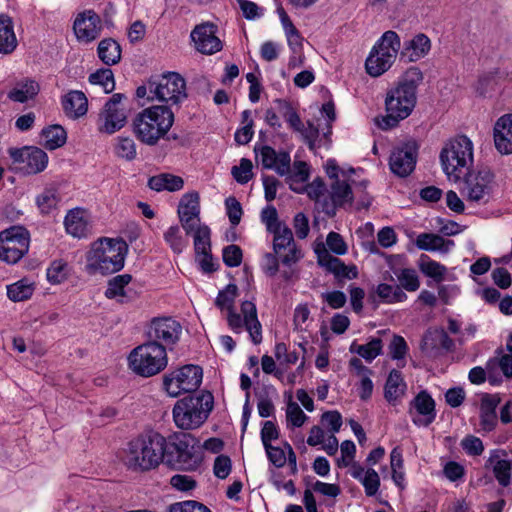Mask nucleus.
<instances>
[{
  "instance_id": "f257e3e1",
  "label": "nucleus",
  "mask_w": 512,
  "mask_h": 512,
  "mask_svg": "<svg viewBox=\"0 0 512 512\" xmlns=\"http://www.w3.org/2000/svg\"><path fill=\"white\" fill-rule=\"evenodd\" d=\"M423 81V73L417 67L409 68L403 79L393 88L389 89L385 106L387 115L377 120L378 126L387 130L397 126L399 121L407 118L416 105V91Z\"/></svg>"
},
{
  "instance_id": "f03ea898",
  "label": "nucleus",
  "mask_w": 512,
  "mask_h": 512,
  "mask_svg": "<svg viewBox=\"0 0 512 512\" xmlns=\"http://www.w3.org/2000/svg\"><path fill=\"white\" fill-rule=\"evenodd\" d=\"M236 296L237 286L229 284L219 292L215 304L221 310H227L226 319L233 332L241 333L245 328L254 344L261 343L262 326L257 317L256 305L251 301H244L241 304V313L237 314L233 311Z\"/></svg>"
},
{
  "instance_id": "7ed1b4c3",
  "label": "nucleus",
  "mask_w": 512,
  "mask_h": 512,
  "mask_svg": "<svg viewBox=\"0 0 512 512\" xmlns=\"http://www.w3.org/2000/svg\"><path fill=\"white\" fill-rule=\"evenodd\" d=\"M203 456L199 442L188 433H174L162 439V464L173 469L195 471Z\"/></svg>"
},
{
  "instance_id": "20e7f679",
  "label": "nucleus",
  "mask_w": 512,
  "mask_h": 512,
  "mask_svg": "<svg viewBox=\"0 0 512 512\" xmlns=\"http://www.w3.org/2000/svg\"><path fill=\"white\" fill-rule=\"evenodd\" d=\"M128 246L125 241L102 238L92 243L86 255V271L91 274H112L124 267Z\"/></svg>"
},
{
  "instance_id": "39448f33",
  "label": "nucleus",
  "mask_w": 512,
  "mask_h": 512,
  "mask_svg": "<svg viewBox=\"0 0 512 512\" xmlns=\"http://www.w3.org/2000/svg\"><path fill=\"white\" fill-rule=\"evenodd\" d=\"M160 434L148 431L131 440L122 451L120 459L127 469L143 472L154 469L160 464Z\"/></svg>"
},
{
  "instance_id": "423d86ee",
  "label": "nucleus",
  "mask_w": 512,
  "mask_h": 512,
  "mask_svg": "<svg viewBox=\"0 0 512 512\" xmlns=\"http://www.w3.org/2000/svg\"><path fill=\"white\" fill-rule=\"evenodd\" d=\"M439 158L445 175L456 182L464 171H471L474 163L473 142L465 135L455 136L445 142Z\"/></svg>"
},
{
  "instance_id": "0eeeda50",
  "label": "nucleus",
  "mask_w": 512,
  "mask_h": 512,
  "mask_svg": "<svg viewBox=\"0 0 512 512\" xmlns=\"http://www.w3.org/2000/svg\"><path fill=\"white\" fill-rule=\"evenodd\" d=\"M212 408L213 396L209 392L184 397L178 400L173 407L174 423L182 430L197 429L206 421Z\"/></svg>"
},
{
  "instance_id": "6e6552de",
  "label": "nucleus",
  "mask_w": 512,
  "mask_h": 512,
  "mask_svg": "<svg viewBox=\"0 0 512 512\" xmlns=\"http://www.w3.org/2000/svg\"><path fill=\"white\" fill-rule=\"evenodd\" d=\"M464 200L472 207H483L495 199L497 183L494 173L487 169L468 171L460 190Z\"/></svg>"
},
{
  "instance_id": "1a4fd4ad",
  "label": "nucleus",
  "mask_w": 512,
  "mask_h": 512,
  "mask_svg": "<svg viewBox=\"0 0 512 512\" xmlns=\"http://www.w3.org/2000/svg\"><path fill=\"white\" fill-rule=\"evenodd\" d=\"M401 40L392 30L383 33L366 59L365 67L370 76L378 77L388 71L400 53Z\"/></svg>"
},
{
  "instance_id": "9d476101",
  "label": "nucleus",
  "mask_w": 512,
  "mask_h": 512,
  "mask_svg": "<svg viewBox=\"0 0 512 512\" xmlns=\"http://www.w3.org/2000/svg\"><path fill=\"white\" fill-rule=\"evenodd\" d=\"M127 96L123 93L113 94L98 113L96 126L101 134L112 135L127 124L129 110L124 105Z\"/></svg>"
},
{
  "instance_id": "9b49d317",
  "label": "nucleus",
  "mask_w": 512,
  "mask_h": 512,
  "mask_svg": "<svg viewBox=\"0 0 512 512\" xmlns=\"http://www.w3.org/2000/svg\"><path fill=\"white\" fill-rule=\"evenodd\" d=\"M30 235L23 226H11L0 232V260L17 263L29 250Z\"/></svg>"
},
{
  "instance_id": "f8f14e48",
  "label": "nucleus",
  "mask_w": 512,
  "mask_h": 512,
  "mask_svg": "<svg viewBox=\"0 0 512 512\" xmlns=\"http://www.w3.org/2000/svg\"><path fill=\"white\" fill-rule=\"evenodd\" d=\"M202 377L201 367L192 364L184 365L164 377L163 387L170 397L175 398L183 393L196 391L201 385Z\"/></svg>"
},
{
  "instance_id": "ddd939ff",
  "label": "nucleus",
  "mask_w": 512,
  "mask_h": 512,
  "mask_svg": "<svg viewBox=\"0 0 512 512\" xmlns=\"http://www.w3.org/2000/svg\"><path fill=\"white\" fill-rule=\"evenodd\" d=\"M160 344L149 341L134 348L128 356L129 368L143 377H150L160 371Z\"/></svg>"
},
{
  "instance_id": "4468645a",
  "label": "nucleus",
  "mask_w": 512,
  "mask_h": 512,
  "mask_svg": "<svg viewBox=\"0 0 512 512\" xmlns=\"http://www.w3.org/2000/svg\"><path fill=\"white\" fill-rule=\"evenodd\" d=\"M8 154L12 159L14 169L24 175L38 174L44 171L48 165L47 153L38 147L9 148Z\"/></svg>"
},
{
  "instance_id": "2eb2a0df",
  "label": "nucleus",
  "mask_w": 512,
  "mask_h": 512,
  "mask_svg": "<svg viewBox=\"0 0 512 512\" xmlns=\"http://www.w3.org/2000/svg\"><path fill=\"white\" fill-rule=\"evenodd\" d=\"M160 105H152L140 112L135 120V133L140 141L154 145L160 138Z\"/></svg>"
},
{
  "instance_id": "dca6fc26",
  "label": "nucleus",
  "mask_w": 512,
  "mask_h": 512,
  "mask_svg": "<svg viewBox=\"0 0 512 512\" xmlns=\"http://www.w3.org/2000/svg\"><path fill=\"white\" fill-rule=\"evenodd\" d=\"M417 151L418 145L413 140L396 147L390 155L391 171L399 177H406L412 173L417 161Z\"/></svg>"
},
{
  "instance_id": "f3484780",
  "label": "nucleus",
  "mask_w": 512,
  "mask_h": 512,
  "mask_svg": "<svg viewBox=\"0 0 512 512\" xmlns=\"http://www.w3.org/2000/svg\"><path fill=\"white\" fill-rule=\"evenodd\" d=\"M272 233L274 252L281 257L283 264L291 265L302 258V252L297 248L290 228L285 225Z\"/></svg>"
},
{
  "instance_id": "a211bd4d",
  "label": "nucleus",
  "mask_w": 512,
  "mask_h": 512,
  "mask_svg": "<svg viewBox=\"0 0 512 512\" xmlns=\"http://www.w3.org/2000/svg\"><path fill=\"white\" fill-rule=\"evenodd\" d=\"M200 198L197 192H189L182 196L178 205V216L186 234H190L200 221Z\"/></svg>"
},
{
  "instance_id": "6ab92c4d",
  "label": "nucleus",
  "mask_w": 512,
  "mask_h": 512,
  "mask_svg": "<svg viewBox=\"0 0 512 512\" xmlns=\"http://www.w3.org/2000/svg\"><path fill=\"white\" fill-rule=\"evenodd\" d=\"M73 28L78 40L89 43L99 37L102 23L95 11L85 10L76 17Z\"/></svg>"
},
{
  "instance_id": "aec40b11",
  "label": "nucleus",
  "mask_w": 512,
  "mask_h": 512,
  "mask_svg": "<svg viewBox=\"0 0 512 512\" xmlns=\"http://www.w3.org/2000/svg\"><path fill=\"white\" fill-rule=\"evenodd\" d=\"M217 27L212 23L196 26L191 32V38L197 51L202 54H214L222 49V43L216 36Z\"/></svg>"
},
{
  "instance_id": "412c9836",
  "label": "nucleus",
  "mask_w": 512,
  "mask_h": 512,
  "mask_svg": "<svg viewBox=\"0 0 512 512\" xmlns=\"http://www.w3.org/2000/svg\"><path fill=\"white\" fill-rule=\"evenodd\" d=\"M186 81L177 72L162 73V102L178 105L187 98Z\"/></svg>"
},
{
  "instance_id": "4be33fe9",
  "label": "nucleus",
  "mask_w": 512,
  "mask_h": 512,
  "mask_svg": "<svg viewBox=\"0 0 512 512\" xmlns=\"http://www.w3.org/2000/svg\"><path fill=\"white\" fill-rule=\"evenodd\" d=\"M454 347V341L448 336L442 328L428 330L421 344V349L429 356L435 357L440 350L450 351Z\"/></svg>"
},
{
  "instance_id": "5701e85b",
  "label": "nucleus",
  "mask_w": 512,
  "mask_h": 512,
  "mask_svg": "<svg viewBox=\"0 0 512 512\" xmlns=\"http://www.w3.org/2000/svg\"><path fill=\"white\" fill-rule=\"evenodd\" d=\"M261 163L266 169H274L283 176L290 172V155L288 152H276L270 146H263L259 150Z\"/></svg>"
},
{
  "instance_id": "b1692460",
  "label": "nucleus",
  "mask_w": 512,
  "mask_h": 512,
  "mask_svg": "<svg viewBox=\"0 0 512 512\" xmlns=\"http://www.w3.org/2000/svg\"><path fill=\"white\" fill-rule=\"evenodd\" d=\"M431 50V41L424 33L416 34L406 41L400 51V58L407 62H416L428 55Z\"/></svg>"
},
{
  "instance_id": "393cba45",
  "label": "nucleus",
  "mask_w": 512,
  "mask_h": 512,
  "mask_svg": "<svg viewBox=\"0 0 512 512\" xmlns=\"http://www.w3.org/2000/svg\"><path fill=\"white\" fill-rule=\"evenodd\" d=\"M132 280L130 274H121L113 277L108 281L105 296L108 299H115L117 302L124 304L135 298V293L128 287Z\"/></svg>"
},
{
  "instance_id": "a878e982",
  "label": "nucleus",
  "mask_w": 512,
  "mask_h": 512,
  "mask_svg": "<svg viewBox=\"0 0 512 512\" xmlns=\"http://www.w3.org/2000/svg\"><path fill=\"white\" fill-rule=\"evenodd\" d=\"M494 143L501 154L512 153V115L500 117L494 126Z\"/></svg>"
},
{
  "instance_id": "bb28decb",
  "label": "nucleus",
  "mask_w": 512,
  "mask_h": 512,
  "mask_svg": "<svg viewBox=\"0 0 512 512\" xmlns=\"http://www.w3.org/2000/svg\"><path fill=\"white\" fill-rule=\"evenodd\" d=\"M500 403L497 395L485 394L480 404V425L486 432L493 431L498 423L496 409Z\"/></svg>"
},
{
  "instance_id": "cd10ccee",
  "label": "nucleus",
  "mask_w": 512,
  "mask_h": 512,
  "mask_svg": "<svg viewBox=\"0 0 512 512\" xmlns=\"http://www.w3.org/2000/svg\"><path fill=\"white\" fill-rule=\"evenodd\" d=\"M63 110L71 119L84 116L88 110V100L82 91L72 90L62 97Z\"/></svg>"
},
{
  "instance_id": "c85d7f7f",
  "label": "nucleus",
  "mask_w": 512,
  "mask_h": 512,
  "mask_svg": "<svg viewBox=\"0 0 512 512\" xmlns=\"http://www.w3.org/2000/svg\"><path fill=\"white\" fill-rule=\"evenodd\" d=\"M40 91L39 83L32 78H23L15 82L13 88L8 92L9 100L17 103H25L34 99Z\"/></svg>"
},
{
  "instance_id": "c756f323",
  "label": "nucleus",
  "mask_w": 512,
  "mask_h": 512,
  "mask_svg": "<svg viewBox=\"0 0 512 512\" xmlns=\"http://www.w3.org/2000/svg\"><path fill=\"white\" fill-rule=\"evenodd\" d=\"M350 474L363 485L367 496L372 497L377 494L380 487V477L374 469L368 468L365 470L359 464L353 463Z\"/></svg>"
},
{
  "instance_id": "7c9ffc66",
  "label": "nucleus",
  "mask_w": 512,
  "mask_h": 512,
  "mask_svg": "<svg viewBox=\"0 0 512 512\" xmlns=\"http://www.w3.org/2000/svg\"><path fill=\"white\" fill-rule=\"evenodd\" d=\"M505 455L504 451L495 450L488 459V464L492 467L495 478L504 487L510 484L512 472V461L503 458Z\"/></svg>"
},
{
  "instance_id": "2f4dec72",
  "label": "nucleus",
  "mask_w": 512,
  "mask_h": 512,
  "mask_svg": "<svg viewBox=\"0 0 512 512\" xmlns=\"http://www.w3.org/2000/svg\"><path fill=\"white\" fill-rule=\"evenodd\" d=\"M411 405L416 409L417 413L422 415L423 419H413L417 425L428 426L435 419V402L426 392L421 391L412 401Z\"/></svg>"
},
{
  "instance_id": "473e14b6",
  "label": "nucleus",
  "mask_w": 512,
  "mask_h": 512,
  "mask_svg": "<svg viewBox=\"0 0 512 512\" xmlns=\"http://www.w3.org/2000/svg\"><path fill=\"white\" fill-rule=\"evenodd\" d=\"M135 97L141 107L148 106L155 100L160 101V77L154 75L143 82L137 87Z\"/></svg>"
},
{
  "instance_id": "72a5a7b5",
  "label": "nucleus",
  "mask_w": 512,
  "mask_h": 512,
  "mask_svg": "<svg viewBox=\"0 0 512 512\" xmlns=\"http://www.w3.org/2000/svg\"><path fill=\"white\" fill-rule=\"evenodd\" d=\"M416 246L425 251L447 253L454 246V242L437 234L422 233L417 236Z\"/></svg>"
},
{
  "instance_id": "f704fd0d",
  "label": "nucleus",
  "mask_w": 512,
  "mask_h": 512,
  "mask_svg": "<svg viewBox=\"0 0 512 512\" xmlns=\"http://www.w3.org/2000/svg\"><path fill=\"white\" fill-rule=\"evenodd\" d=\"M174 123V112L169 107L162 106V148H176L185 145V139L177 134H168Z\"/></svg>"
},
{
  "instance_id": "c9c22d12",
  "label": "nucleus",
  "mask_w": 512,
  "mask_h": 512,
  "mask_svg": "<svg viewBox=\"0 0 512 512\" xmlns=\"http://www.w3.org/2000/svg\"><path fill=\"white\" fill-rule=\"evenodd\" d=\"M97 54L105 65H115L121 60V46L113 38H105L99 42Z\"/></svg>"
},
{
  "instance_id": "e433bc0d",
  "label": "nucleus",
  "mask_w": 512,
  "mask_h": 512,
  "mask_svg": "<svg viewBox=\"0 0 512 512\" xmlns=\"http://www.w3.org/2000/svg\"><path fill=\"white\" fill-rule=\"evenodd\" d=\"M17 47V39L13 29L12 20L0 15V53L10 54Z\"/></svg>"
},
{
  "instance_id": "4c0bfd02",
  "label": "nucleus",
  "mask_w": 512,
  "mask_h": 512,
  "mask_svg": "<svg viewBox=\"0 0 512 512\" xmlns=\"http://www.w3.org/2000/svg\"><path fill=\"white\" fill-rule=\"evenodd\" d=\"M64 225L67 233L77 238L86 236L88 231L84 211L81 209L70 210L65 217Z\"/></svg>"
},
{
  "instance_id": "58836bf2",
  "label": "nucleus",
  "mask_w": 512,
  "mask_h": 512,
  "mask_svg": "<svg viewBox=\"0 0 512 512\" xmlns=\"http://www.w3.org/2000/svg\"><path fill=\"white\" fill-rule=\"evenodd\" d=\"M183 332L181 323L172 317H162V354L165 347L175 345Z\"/></svg>"
},
{
  "instance_id": "ea45409f",
  "label": "nucleus",
  "mask_w": 512,
  "mask_h": 512,
  "mask_svg": "<svg viewBox=\"0 0 512 512\" xmlns=\"http://www.w3.org/2000/svg\"><path fill=\"white\" fill-rule=\"evenodd\" d=\"M406 384L403 381L402 375L397 370H392L387 378L385 384V398L391 403L395 404L402 396H404Z\"/></svg>"
},
{
  "instance_id": "a19ab883",
  "label": "nucleus",
  "mask_w": 512,
  "mask_h": 512,
  "mask_svg": "<svg viewBox=\"0 0 512 512\" xmlns=\"http://www.w3.org/2000/svg\"><path fill=\"white\" fill-rule=\"evenodd\" d=\"M43 145L48 150L62 147L67 140V133L60 125H51L42 130Z\"/></svg>"
},
{
  "instance_id": "79ce46f5",
  "label": "nucleus",
  "mask_w": 512,
  "mask_h": 512,
  "mask_svg": "<svg viewBox=\"0 0 512 512\" xmlns=\"http://www.w3.org/2000/svg\"><path fill=\"white\" fill-rule=\"evenodd\" d=\"M376 293L378 297L387 304L403 302L407 298V295L403 292L401 287L385 283L377 286Z\"/></svg>"
},
{
  "instance_id": "37998d69",
  "label": "nucleus",
  "mask_w": 512,
  "mask_h": 512,
  "mask_svg": "<svg viewBox=\"0 0 512 512\" xmlns=\"http://www.w3.org/2000/svg\"><path fill=\"white\" fill-rule=\"evenodd\" d=\"M89 82L93 85H99L106 94L115 89L114 74L109 68H101L89 75Z\"/></svg>"
},
{
  "instance_id": "c03bdc74",
  "label": "nucleus",
  "mask_w": 512,
  "mask_h": 512,
  "mask_svg": "<svg viewBox=\"0 0 512 512\" xmlns=\"http://www.w3.org/2000/svg\"><path fill=\"white\" fill-rule=\"evenodd\" d=\"M191 233L194 237L195 253L211 250V230L207 225L199 223Z\"/></svg>"
},
{
  "instance_id": "a18cd8bd",
  "label": "nucleus",
  "mask_w": 512,
  "mask_h": 512,
  "mask_svg": "<svg viewBox=\"0 0 512 512\" xmlns=\"http://www.w3.org/2000/svg\"><path fill=\"white\" fill-rule=\"evenodd\" d=\"M331 198L336 206L350 203L353 199L350 186L344 181L336 180L331 185Z\"/></svg>"
},
{
  "instance_id": "49530a36",
  "label": "nucleus",
  "mask_w": 512,
  "mask_h": 512,
  "mask_svg": "<svg viewBox=\"0 0 512 512\" xmlns=\"http://www.w3.org/2000/svg\"><path fill=\"white\" fill-rule=\"evenodd\" d=\"M288 175V183L294 191H299L297 184H303L309 177L308 166L303 161L294 162L293 169L290 168Z\"/></svg>"
},
{
  "instance_id": "de8ad7c7",
  "label": "nucleus",
  "mask_w": 512,
  "mask_h": 512,
  "mask_svg": "<svg viewBox=\"0 0 512 512\" xmlns=\"http://www.w3.org/2000/svg\"><path fill=\"white\" fill-rule=\"evenodd\" d=\"M34 288L31 284L25 283L23 280L7 286V295L14 302L29 299L33 294Z\"/></svg>"
},
{
  "instance_id": "09e8293b",
  "label": "nucleus",
  "mask_w": 512,
  "mask_h": 512,
  "mask_svg": "<svg viewBox=\"0 0 512 512\" xmlns=\"http://www.w3.org/2000/svg\"><path fill=\"white\" fill-rule=\"evenodd\" d=\"M420 270L426 276L433 278L437 282L442 281L446 273V267L439 262L429 259L427 256L421 257Z\"/></svg>"
},
{
  "instance_id": "8fccbe9b",
  "label": "nucleus",
  "mask_w": 512,
  "mask_h": 512,
  "mask_svg": "<svg viewBox=\"0 0 512 512\" xmlns=\"http://www.w3.org/2000/svg\"><path fill=\"white\" fill-rule=\"evenodd\" d=\"M318 253V263L322 267L326 268L327 271L333 273L335 277H339L346 269V265L337 257L330 255L326 250Z\"/></svg>"
},
{
  "instance_id": "3c124183",
  "label": "nucleus",
  "mask_w": 512,
  "mask_h": 512,
  "mask_svg": "<svg viewBox=\"0 0 512 512\" xmlns=\"http://www.w3.org/2000/svg\"><path fill=\"white\" fill-rule=\"evenodd\" d=\"M306 420V414L296 402L292 401L291 396H289L286 409L287 426L292 428L301 427Z\"/></svg>"
},
{
  "instance_id": "603ef678",
  "label": "nucleus",
  "mask_w": 512,
  "mask_h": 512,
  "mask_svg": "<svg viewBox=\"0 0 512 512\" xmlns=\"http://www.w3.org/2000/svg\"><path fill=\"white\" fill-rule=\"evenodd\" d=\"M496 366L501 369L504 376L512 378V354H503L499 358H493L487 362L486 369L490 382H493L492 371Z\"/></svg>"
},
{
  "instance_id": "864d4df0",
  "label": "nucleus",
  "mask_w": 512,
  "mask_h": 512,
  "mask_svg": "<svg viewBox=\"0 0 512 512\" xmlns=\"http://www.w3.org/2000/svg\"><path fill=\"white\" fill-rule=\"evenodd\" d=\"M165 241L174 253L180 254L187 246V240L182 236L178 226L170 227L164 234Z\"/></svg>"
},
{
  "instance_id": "5fc2aeb1",
  "label": "nucleus",
  "mask_w": 512,
  "mask_h": 512,
  "mask_svg": "<svg viewBox=\"0 0 512 512\" xmlns=\"http://www.w3.org/2000/svg\"><path fill=\"white\" fill-rule=\"evenodd\" d=\"M396 276L400 283L399 287H401V289L403 288L410 292L418 290L420 282L414 269H401L398 273H396Z\"/></svg>"
},
{
  "instance_id": "6e6d98bb",
  "label": "nucleus",
  "mask_w": 512,
  "mask_h": 512,
  "mask_svg": "<svg viewBox=\"0 0 512 512\" xmlns=\"http://www.w3.org/2000/svg\"><path fill=\"white\" fill-rule=\"evenodd\" d=\"M68 276L67 263L62 260H55L47 269V279L51 284H60L66 280Z\"/></svg>"
},
{
  "instance_id": "4d7b16f0",
  "label": "nucleus",
  "mask_w": 512,
  "mask_h": 512,
  "mask_svg": "<svg viewBox=\"0 0 512 512\" xmlns=\"http://www.w3.org/2000/svg\"><path fill=\"white\" fill-rule=\"evenodd\" d=\"M382 347V340L380 338H373L367 344L357 347L356 353L366 361L371 362L381 354Z\"/></svg>"
},
{
  "instance_id": "13d9d810",
  "label": "nucleus",
  "mask_w": 512,
  "mask_h": 512,
  "mask_svg": "<svg viewBox=\"0 0 512 512\" xmlns=\"http://www.w3.org/2000/svg\"><path fill=\"white\" fill-rule=\"evenodd\" d=\"M252 168V162L247 158H242L239 166L232 167L231 173L238 183L245 184L253 177Z\"/></svg>"
},
{
  "instance_id": "bf43d9fd",
  "label": "nucleus",
  "mask_w": 512,
  "mask_h": 512,
  "mask_svg": "<svg viewBox=\"0 0 512 512\" xmlns=\"http://www.w3.org/2000/svg\"><path fill=\"white\" fill-rule=\"evenodd\" d=\"M115 153L118 157L126 160H132L136 156V148L134 141L129 138L119 137L115 146Z\"/></svg>"
},
{
  "instance_id": "052dcab7",
  "label": "nucleus",
  "mask_w": 512,
  "mask_h": 512,
  "mask_svg": "<svg viewBox=\"0 0 512 512\" xmlns=\"http://www.w3.org/2000/svg\"><path fill=\"white\" fill-rule=\"evenodd\" d=\"M168 512H212L207 506L204 504L194 501L187 500L182 502H177L169 506Z\"/></svg>"
},
{
  "instance_id": "680f3d73",
  "label": "nucleus",
  "mask_w": 512,
  "mask_h": 512,
  "mask_svg": "<svg viewBox=\"0 0 512 512\" xmlns=\"http://www.w3.org/2000/svg\"><path fill=\"white\" fill-rule=\"evenodd\" d=\"M36 202L42 213H49L58 203L56 191L52 189L43 191Z\"/></svg>"
},
{
  "instance_id": "e2e57ef3",
  "label": "nucleus",
  "mask_w": 512,
  "mask_h": 512,
  "mask_svg": "<svg viewBox=\"0 0 512 512\" xmlns=\"http://www.w3.org/2000/svg\"><path fill=\"white\" fill-rule=\"evenodd\" d=\"M261 220L266 225L267 230L271 233L285 226L278 220L277 211L273 206H269L262 210Z\"/></svg>"
},
{
  "instance_id": "0e129e2a",
  "label": "nucleus",
  "mask_w": 512,
  "mask_h": 512,
  "mask_svg": "<svg viewBox=\"0 0 512 512\" xmlns=\"http://www.w3.org/2000/svg\"><path fill=\"white\" fill-rule=\"evenodd\" d=\"M242 250L237 245H229L223 249V261L228 267H238L242 262Z\"/></svg>"
},
{
  "instance_id": "69168bd1",
  "label": "nucleus",
  "mask_w": 512,
  "mask_h": 512,
  "mask_svg": "<svg viewBox=\"0 0 512 512\" xmlns=\"http://www.w3.org/2000/svg\"><path fill=\"white\" fill-rule=\"evenodd\" d=\"M231 460L226 455H219L215 458L213 464V473L219 479H226L231 472Z\"/></svg>"
},
{
  "instance_id": "338daca9",
  "label": "nucleus",
  "mask_w": 512,
  "mask_h": 512,
  "mask_svg": "<svg viewBox=\"0 0 512 512\" xmlns=\"http://www.w3.org/2000/svg\"><path fill=\"white\" fill-rule=\"evenodd\" d=\"M170 484L178 491L187 492L197 486V482L188 475L176 474L170 479Z\"/></svg>"
},
{
  "instance_id": "774afa93",
  "label": "nucleus",
  "mask_w": 512,
  "mask_h": 512,
  "mask_svg": "<svg viewBox=\"0 0 512 512\" xmlns=\"http://www.w3.org/2000/svg\"><path fill=\"white\" fill-rule=\"evenodd\" d=\"M226 209L228 218L233 226H236L240 223L241 217L243 214L241 204L234 197H229L226 199Z\"/></svg>"
}]
</instances>
